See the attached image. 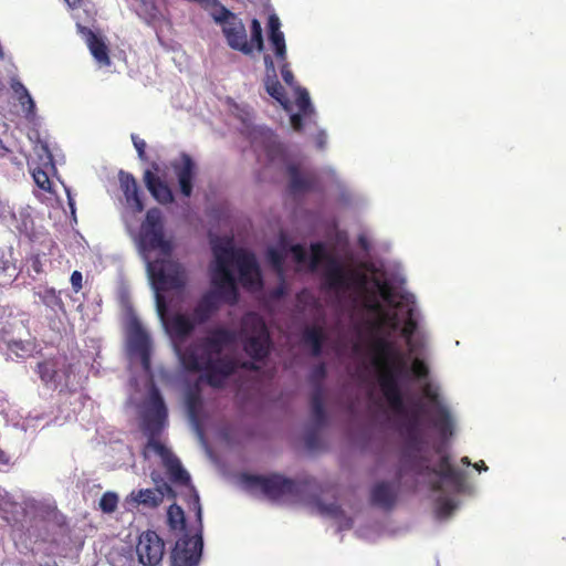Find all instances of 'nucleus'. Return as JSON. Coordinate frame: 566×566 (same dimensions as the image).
<instances>
[{
    "mask_svg": "<svg viewBox=\"0 0 566 566\" xmlns=\"http://www.w3.org/2000/svg\"><path fill=\"white\" fill-rule=\"evenodd\" d=\"M280 64H281V75H282V78L283 81L285 82L286 85L291 86V87H297L295 86V77H294V74L290 67V63L287 62V60L285 61H277Z\"/></svg>",
    "mask_w": 566,
    "mask_h": 566,
    "instance_id": "nucleus-44",
    "label": "nucleus"
},
{
    "mask_svg": "<svg viewBox=\"0 0 566 566\" xmlns=\"http://www.w3.org/2000/svg\"><path fill=\"white\" fill-rule=\"evenodd\" d=\"M136 241L153 286L158 291L180 290L185 286V271L178 262L171 260L174 247L165 237L164 218L158 208L146 212Z\"/></svg>",
    "mask_w": 566,
    "mask_h": 566,
    "instance_id": "nucleus-2",
    "label": "nucleus"
},
{
    "mask_svg": "<svg viewBox=\"0 0 566 566\" xmlns=\"http://www.w3.org/2000/svg\"><path fill=\"white\" fill-rule=\"evenodd\" d=\"M317 506H318L321 514H324V515H327V516H331L334 518H340V517L345 516L343 509L337 503L324 504V503L319 502Z\"/></svg>",
    "mask_w": 566,
    "mask_h": 566,
    "instance_id": "nucleus-41",
    "label": "nucleus"
},
{
    "mask_svg": "<svg viewBox=\"0 0 566 566\" xmlns=\"http://www.w3.org/2000/svg\"><path fill=\"white\" fill-rule=\"evenodd\" d=\"M327 375L326 365L324 363L317 364L311 371V381L315 385V388L322 386V381Z\"/></svg>",
    "mask_w": 566,
    "mask_h": 566,
    "instance_id": "nucleus-43",
    "label": "nucleus"
},
{
    "mask_svg": "<svg viewBox=\"0 0 566 566\" xmlns=\"http://www.w3.org/2000/svg\"><path fill=\"white\" fill-rule=\"evenodd\" d=\"M199 403V398L196 396H191L188 399V410L189 415L192 419L197 417V405Z\"/></svg>",
    "mask_w": 566,
    "mask_h": 566,
    "instance_id": "nucleus-55",
    "label": "nucleus"
},
{
    "mask_svg": "<svg viewBox=\"0 0 566 566\" xmlns=\"http://www.w3.org/2000/svg\"><path fill=\"white\" fill-rule=\"evenodd\" d=\"M424 396L436 403V412L433 416V426L441 434L451 433L452 419L448 408L439 402V395L429 385L423 389Z\"/></svg>",
    "mask_w": 566,
    "mask_h": 566,
    "instance_id": "nucleus-21",
    "label": "nucleus"
},
{
    "mask_svg": "<svg viewBox=\"0 0 566 566\" xmlns=\"http://www.w3.org/2000/svg\"><path fill=\"white\" fill-rule=\"evenodd\" d=\"M214 262L211 266L210 280L213 287L226 298V302L234 305L239 298L235 277L231 265L235 264L239 271V280L244 289L253 290L262 286L261 271L255 255L243 249H234L231 245L213 247Z\"/></svg>",
    "mask_w": 566,
    "mask_h": 566,
    "instance_id": "nucleus-3",
    "label": "nucleus"
},
{
    "mask_svg": "<svg viewBox=\"0 0 566 566\" xmlns=\"http://www.w3.org/2000/svg\"><path fill=\"white\" fill-rule=\"evenodd\" d=\"M357 277V283L360 287L366 284V276L358 274H348L343 265L334 258L328 259L327 269L325 272V284L329 290H343L349 287V281Z\"/></svg>",
    "mask_w": 566,
    "mask_h": 566,
    "instance_id": "nucleus-15",
    "label": "nucleus"
},
{
    "mask_svg": "<svg viewBox=\"0 0 566 566\" xmlns=\"http://www.w3.org/2000/svg\"><path fill=\"white\" fill-rule=\"evenodd\" d=\"M195 321L181 313L174 314L166 323V328L170 336L180 342L188 338L195 331Z\"/></svg>",
    "mask_w": 566,
    "mask_h": 566,
    "instance_id": "nucleus-24",
    "label": "nucleus"
},
{
    "mask_svg": "<svg viewBox=\"0 0 566 566\" xmlns=\"http://www.w3.org/2000/svg\"><path fill=\"white\" fill-rule=\"evenodd\" d=\"M285 293H286L285 286L283 284H281L271 291V296L273 298L279 300V298H282L285 295Z\"/></svg>",
    "mask_w": 566,
    "mask_h": 566,
    "instance_id": "nucleus-58",
    "label": "nucleus"
},
{
    "mask_svg": "<svg viewBox=\"0 0 566 566\" xmlns=\"http://www.w3.org/2000/svg\"><path fill=\"white\" fill-rule=\"evenodd\" d=\"M170 166L178 180L181 195L189 198L192 195L193 181L198 174L197 164L189 154L181 153L177 159L171 161Z\"/></svg>",
    "mask_w": 566,
    "mask_h": 566,
    "instance_id": "nucleus-13",
    "label": "nucleus"
},
{
    "mask_svg": "<svg viewBox=\"0 0 566 566\" xmlns=\"http://www.w3.org/2000/svg\"><path fill=\"white\" fill-rule=\"evenodd\" d=\"M302 340L312 349V355L318 357L322 354L325 334L321 326H308L304 329Z\"/></svg>",
    "mask_w": 566,
    "mask_h": 566,
    "instance_id": "nucleus-29",
    "label": "nucleus"
},
{
    "mask_svg": "<svg viewBox=\"0 0 566 566\" xmlns=\"http://www.w3.org/2000/svg\"><path fill=\"white\" fill-rule=\"evenodd\" d=\"M132 140L134 144V147L138 154V157L140 160H146V142L142 138H139L137 135H132Z\"/></svg>",
    "mask_w": 566,
    "mask_h": 566,
    "instance_id": "nucleus-49",
    "label": "nucleus"
},
{
    "mask_svg": "<svg viewBox=\"0 0 566 566\" xmlns=\"http://www.w3.org/2000/svg\"><path fill=\"white\" fill-rule=\"evenodd\" d=\"M371 348L375 353L373 364L379 370L378 382L385 399L391 410L405 413V402L399 385L400 377L407 370L402 353L385 337L376 338Z\"/></svg>",
    "mask_w": 566,
    "mask_h": 566,
    "instance_id": "nucleus-5",
    "label": "nucleus"
},
{
    "mask_svg": "<svg viewBox=\"0 0 566 566\" xmlns=\"http://www.w3.org/2000/svg\"><path fill=\"white\" fill-rule=\"evenodd\" d=\"M71 284H72V289L75 293H78L82 287H83V275L80 271H74L72 274H71Z\"/></svg>",
    "mask_w": 566,
    "mask_h": 566,
    "instance_id": "nucleus-51",
    "label": "nucleus"
},
{
    "mask_svg": "<svg viewBox=\"0 0 566 566\" xmlns=\"http://www.w3.org/2000/svg\"><path fill=\"white\" fill-rule=\"evenodd\" d=\"M286 172L290 178L289 191L292 195H300L315 190L317 178L314 174H303L295 164L287 165Z\"/></svg>",
    "mask_w": 566,
    "mask_h": 566,
    "instance_id": "nucleus-19",
    "label": "nucleus"
},
{
    "mask_svg": "<svg viewBox=\"0 0 566 566\" xmlns=\"http://www.w3.org/2000/svg\"><path fill=\"white\" fill-rule=\"evenodd\" d=\"M35 295L39 297L43 305H45L54 313H65L64 302L61 298L60 292H57L55 289L45 286L35 292Z\"/></svg>",
    "mask_w": 566,
    "mask_h": 566,
    "instance_id": "nucleus-30",
    "label": "nucleus"
},
{
    "mask_svg": "<svg viewBox=\"0 0 566 566\" xmlns=\"http://www.w3.org/2000/svg\"><path fill=\"white\" fill-rule=\"evenodd\" d=\"M242 482L249 490H260L266 497L279 500L284 496H298L311 480L296 481L273 473L270 475L243 474Z\"/></svg>",
    "mask_w": 566,
    "mask_h": 566,
    "instance_id": "nucleus-7",
    "label": "nucleus"
},
{
    "mask_svg": "<svg viewBox=\"0 0 566 566\" xmlns=\"http://www.w3.org/2000/svg\"><path fill=\"white\" fill-rule=\"evenodd\" d=\"M373 504L391 510L397 501V490L388 482L376 483L370 492Z\"/></svg>",
    "mask_w": 566,
    "mask_h": 566,
    "instance_id": "nucleus-25",
    "label": "nucleus"
},
{
    "mask_svg": "<svg viewBox=\"0 0 566 566\" xmlns=\"http://www.w3.org/2000/svg\"><path fill=\"white\" fill-rule=\"evenodd\" d=\"M457 505L453 500L440 496L437 500V515L441 518H446L452 514Z\"/></svg>",
    "mask_w": 566,
    "mask_h": 566,
    "instance_id": "nucleus-40",
    "label": "nucleus"
},
{
    "mask_svg": "<svg viewBox=\"0 0 566 566\" xmlns=\"http://www.w3.org/2000/svg\"><path fill=\"white\" fill-rule=\"evenodd\" d=\"M311 269L314 270L316 266L321 263L323 260L329 259V256L326 253V248L323 242H315L311 244Z\"/></svg>",
    "mask_w": 566,
    "mask_h": 566,
    "instance_id": "nucleus-38",
    "label": "nucleus"
},
{
    "mask_svg": "<svg viewBox=\"0 0 566 566\" xmlns=\"http://www.w3.org/2000/svg\"><path fill=\"white\" fill-rule=\"evenodd\" d=\"M305 116L298 112L296 114L291 115V126L295 132H301L303 129V118Z\"/></svg>",
    "mask_w": 566,
    "mask_h": 566,
    "instance_id": "nucleus-53",
    "label": "nucleus"
},
{
    "mask_svg": "<svg viewBox=\"0 0 566 566\" xmlns=\"http://www.w3.org/2000/svg\"><path fill=\"white\" fill-rule=\"evenodd\" d=\"M311 412L313 421L322 427L326 422V411L324 405V389L323 386L314 388L311 396Z\"/></svg>",
    "mask_w": 566,
    "mask_h": 566,
    "instance_id": "nucleus-31",
    "label": "nucleus"
},
{
    "mask_svg": "<svg viewBox=\"0 0 566 566\" xmlns=\"http://www.w3.org/2000/svg\"><path fill=\"white\" fill-rule=\"evenodd\" d=\"M0 462L1 463H8L9 462L8 455L1 449H0Z\"/></svg>",
    "mask_w": 566,
    "mask_h": 566,
    "instance_id": "nucleus-63",
    "label": "nucleus"
},
{
    "mask_svg": "<svg viewBox=\"0 0 566 566\" xmlns=\"http://www.w3.org/2000/svg\"><path fill=\"white\" fill-rule=\"evenodd\" d=\"M201 7L208 9L210 7H214V8H218V10L216 12H219L220 11V7H223L219 0H200L198 2Z\"/></svg>",
    "mask_w": 566,
    "mask_h": 566,
    "instance_id": "nucleus-57",
    "label": "nucleus"
},
{
    "mask_svg": "<svg viewBox=\"0 0 566 566\" xmlns=\"http://www.w3.org/2000/svg\"><path fill=\"white\" fill-rule=\"evenodd\" d=\"M283 151L280 144L273 143L269 146L268 155L271 159L274 158L275 155H281Z\"/></svg>",
    "mask_w": 566,
    "mask_h": 566,
    "instance_id": "nucleus-56",
    "label": "nucleus"
},
{
    "mask_svg": "<svg viewBox=\"0 0 566 566\" xmlns=\"http://www.w3.org/2000/svg\"><path fill=\"white\" fill-rule=\"evenodd\" d=\"M392 411L396 413L395 410ZM420 413L421 408L419 406L416 409L411 410L409 413L407 412L406 409L405 413H399V416L406 417V419L400 424V433L405 440L403 450H413L417 452L421 451L422 437Z\"/></svg>",
    "mask_w": 566,
    "mask_h": 566,
    "instance_id": "nucleus-14",
    "label": "nucleus"
},
{
    "mask_svg": "<svg viewBox=\"0 0 566 566\" xmlns=\"http://www.w3.org/2000/svg\"><path fill=\"white\" fill-rule=\"evenodd\" d=\"M153 481L156 483V488L132 491L126 497V503L135 507L143 506L153 510L157 509L164 502L165 497L176 499L177 493L169 483L154 475Z\"/></svg>",
    "mask_w": 566,
    "mask_h": 566,
    "instance_id": "nucleus-10",
    "label": "nucleus"
},
{
    "mask_svg": "<svg viewBox=\"0 0 566 566\" xmlns=\"http://www.w3.org/2000/svg\"><path fill=\"white\" fill-rule=\"evenodd\" d=\"M249 43L252 44V51L255 49L258 52H261L264 49L262 27L258 19H252L251 21V39Z\"/></svg>",
    "mask_w": 566,
    "mask_h": 566,
    "instance_id": "nucleus-35",
    "label": "nucleus"
},
{
    "mask_svg": "<svg viewBox=\"0 0 566 566\" xmlns=\"http://www.w3.org/2000/svg\"><path fill=\"white\" fill-rule=\"evenodd\" d=\"M431 474H436L455 485H461L464 479L463 473L451 464L448 455L441 457L437 468L431 467Z\"/></svg>",
    "mask_w": 566,
    "mask_h": 566,
    "instance_id": "nucleus-27",
    "label": "nucleus"
},
{
    "mask_svg": "<svg viewBox=\"0 0 566 566\" xmlns=\"http://www.w3.org/2000/svg\"><path fill=\"white\" fill-rule=\"evenodd\" d=\"M65 1L69 4V7H71V8H76L81 3V0H65Z\"/></svg>",
    "mask_w": 566,
    "mask_h": 566,
    "instance_id": "nucleus-62",
    "label": "nucleus"
},
{
    "mask_svg": "<svg viewBox=\"0 0 566 566\" xmlns=\"http://www.w3.org/2000/svg\"><path fill=\"white\" fill-rule=\"evenodd\" d=\"M290 251L297 263H304L307 260V252L302 244H293Z\"/></svg>",
    "mask_w": 566,
    "mask_h": 566,
    "instance_id": "nucleus-48",
    "label": "nucleus"
},
{
    "mask_svg": "<svg viewBox=\"0 0 566 566\" xmlns=\"http://www.w3.org/2000/svg\"><path fill=\"white\" fill-rule=\"evenodd\" d=\"M416 329L417 323L412 318H408L401 328V335L406 338L407 344L410 343Z\"/></svg>",
    "mask_w": 566,
    "mask_h": 566,
    "instance_id": "nucleus-47",
    "label": "nucleus"
},
{
    "mask_svg": "<svg viewBox=\"0 0 566 566\" xmlns=\"http://www.w3.org/2000/svg\"><path fill=\"white\" fill-rule=\"evenodd\" d=\"M263 60L265 66L264 87L266 93L280 103L284 109L289 111L291 107L290 99L285 94L284 87L277 80L274 61L270 54H265Z\"/></svg>",
    "mask_w": 566,
    "mask_h": 566,
    "instance_id": "nucleus-16",
    "label": "nucleus"
},
{
    "mask_svg": "<svg viewBox=\"0 0 566 566\" xmlns=\"http://www.w3.org/2000/svg\"><path fill=\"white\" fill-rule=\"evenodd\" d=\"M167 420V408L163 397L156 390L151 395L150 407L144 418V428L148 437L144 454L148 450L154 451L166 469L169 481L177 485H190V475L184 469L177 455L160 440L159 437Z\"/></svg>",
    "mask_w": 566,
    "mask_h": 566,
    "instance_id": "nucleus-4",
    "label": "nucleus"
},
{
    "mask_svg": "<svg viewBox=\"0 0 566 566\" xmlns=\"http://www.w3.org/2000/svg\"><path fill=\"white\" fill-rule=\"evenodd\" d=\"M118 505V496L115 492H105L99 500V509L103 513L112 514Z\"/></svg>",
    "mask_w": 566,
    "mask_h": 566,
    "instance_id": "nucleus-37",
    "label": "nucleus"
},
{
    "mask_svg": "<svg viewBox=\"0 0 566 566\" xmlns=\"http://www.w3.org/2000/svg\"><path fill=\"white\" fill-rule=\"evenodd\" d=\"M420 452L413 450H403L401 454V465L397 471V479L400 480L405 470L408 467L417 475L431 474V467L428 464V460L419 454Z\"/></svg>",
    "mask_w": 566,
    "mask_h": 566,
    "instance_id": "nucleus-22",
    "label": "nucleus"
},
{
    "mask_svg": "<svg viewBox=\"0 0 566 566\" xmlns=\"http://www.w3.org/2000/svg\"><path fill=\"white\" fill-rule=\"evenodd\" d=\"M127 346L132 356L140 360L146 373L151 370V340L147 332L137 319L129 323L127 331Z\"/></svg>",
    "mask_w": 566,
    "mask_h": 566,
    "instance_id": "nucleus-11",
    "label": "nucleus"
},
{
    "mask_svg": "<svg viewBox=\"0 0 566 566\" xmlns=\"http://www.w3.org/2000/svg\"><path fill=\"white\" fill-rule=\"evenodd\" d=\"M41 150L42 153L39 154L40 164L31 168L32 177L40 189L52 192V182L49 177V171H55L53 155L46 144L41 145Z\"/></svg>",
    "mask_w": 566,
    "mask_h": 566,
    "instance_id": "nucleus-18",
    "label": "nucleus"
},
{
    "mask_svg": "<svg viewBox=\"0 0 566 566\" xmlns=\"http://www.w3.org/2000/svg\"><path fill=\"white\" fill-rule=\"evenodd\" d=\"M317 437L315 432H308L305 437V442L308 448H314Z\"/></svg>",
    "mask_w": 566,
    "mask_h": 566,
    "instance_id": "nucleus-59",
    "label": "nucleus"
},
{
    "mask_svg": "<svg viewBox=\"0 0 566 566\" xmlns=\"http://www.w3.org/2000/svg\"><path fill=\"white\" fill-rule=\"evenodd\" d=\"M167 522L172 531L182 532L186 528V517L181 506L171 504L167 510Z\"/></svg>",
    "mask_w": 566,
    "mask_h": 566,
    "instance_id": "nucleus-32",
    "label": "nucleus"
},
{
    "mask_svg": "<svg viewBox=\"0 0 566 566\" xmlns=\"http://www.w3.org/2000/svg\"><path fill=\"white\" fill-rule=\"evenodd\" d=\"M33 270L36 272V273H40L41 272V263L40 261L36 259L34 262H33Z\"/></svg>",
    "mask_w": 566,
    "mask_h": 566,
    "instance_id": "nucleus-64",
    "label": "nucleus"
},
{
    "mask_svg": "<svg viewBox=\"0 0 566 566\" xmlns=\"http://www.w3.org/2000/svg\"><path fill=\"white\" fill-rule=\"evenodd\" d=\"M59 360V371L62 376V382H67L71 374L73 373L72 365L67 361L66 356H60Z\"/></svg>",
    "mask_w": 566,
    "mask_h": 566,
    "instance_id": "nucleus-45",
    "label": "nucleus"
},
{
    "mask_svg": "<svg viewBox=\"0 0 566 566\" xmlns=\"http://www.w3.org/2000/svg\"><path fill=\"white\" fill-rule=\"evenodd\" d=\"M8 348L19 357H24L31 352V344L24 340H10Z\"/></svg>",
    "mask_w": 566,
    "mask_h": 566,
    "instance_id": "nucleus-42",
    "label": "nucleus"
},
{
    "mask_svg": "<svg viewBox=\"0 0 566 566\" xmlns=\"http://www.w3.org/2000/svg\"><path fill=\"white\" fill-rule=\"evenodd\" d=\"M19 102L23 107L28 118L35 115V103L29 91L23 85H21V92L19 93Z\"/></svg>",
    "mask_w": 566,
    "mask_h": 566,
    "instance_id": "nucleus-39",
    "label": "nucleus"
},
{
    "mask_svg": "<svg viewBox=\"0 0 566 566\" xmlns=\"http://www.w3.org/2000/svg\"><path fill=\"white\" fill-rule=\"evenodd\" d=\"M240 335L243 350L250 358L262 361L269 356L272 345L270 332L259 314L249 312L242 316Z\"/></svg>",
    "mask_w": 566,
    "mask_h": 566,
    "instance_id": "nucleus-6",
    "label": "nucleus"
},
{
    "mask_svg": "<svg viewBox=\"0 0 566 566\" xmlns=\"http://www.w3.org/2000/svg\"><path fill=\"white\" fill-rule=\"evenodd\" d=\"M154 289L156 290L157 311L160 314V316H164L166 314L167 310H168L166 298L161 294V292H165V291L164 290L158 291L155 286H154Z\"/></svg>",
    "mask_w": 566,
    "mask_h": 566,
    "instance_id": "nucleus-50",
    "label": "nucleus"
},
{
    "mask_svg": "<svg viewBox=\"0 0 566 566\" xmlns=\"http://www.w3.org/2000/svg\"><path fill=\"white\" fill-rule=\"evenodd\" d=\"M296 91V106L305 118H311L315 114V109L311 103L310 94L306 88L297 86Z\"/></svg>",
    "mask_w": 566,
    "mask_h": 566,
    "instance_id": "nucleus-33",
    "label": "nucleus"
},
{
    "mask_svg": "<svg viewBox=\"0 0 566 566\" xmlns=\"http://www.w3.org/2000/svg\"><path fill=\"white\" fill-rule=\"evenodd\" d=\"M135 551L143 566H159L165 555V542L155 531L147 530L138 536Z\"/></svg>",
    "mask_w": 566,
    "mask_h": 566,
    "instance_id": "nucleus-12",
    "label": "nucleus"
},
{
    "mask_svg": "<svg viewBox=\"0 0 566 566\" xmlns=\"http://www.w3.org/2000/svg\"><path fill=\"white\" fill-rule=\"evenodd\" d=\"M377 286H378V290H379V293L381 295V297L387 301V302H390L391 301V287L386 283V282H376Z\"/></svg>",
    "mask_w": 566,
    "mask_h": 566,
    "instance_id": "nucleus-54",
    "label": "nucleus"
},
{
    "mask_svg": "<svg viewBox=\"0 0 566 566\" xmlns=\"http://www.w3.org/2000/svg\"><path fill=\"white\" fill-rule=\"evenodd\" d=\"M88 49L94 59L104 66L111 65V59L108 55V49L101 36L88 30L86 39Z\"/></svg>",
    "mask_w": 566,
    "mask_h": 566,
    "instance_id": "nucleus-28",
    "label": "nucleus"
},
{
    "mask_svg": "<svg viewBox=\"0 0 566 566\" xmlns=\"http://www.w3.org/2000/svg\"><path fill=\"white\" fill-rule=\"evenodd\" d=\"M266 258L275 272L282 276L284 272L285 254L275 248H270L266 252Z\"/></svg>",
    "mask_w": 566,
    "mask_h": 566,
    "instance_id": "nucleus-36",
    "label": "nucleus"
},
{
    "mask_svg": "<svg viewBox=\"0 0 566 566\" xmlns=\"http://www.w3.org/2000/svg\"><path fill=\"white\" fill-rule=\"evenodd\" d=\"M221 300L226 302V298L216 287L206 292L193 307L192 318L195 323L199 325L207 323L219 311Z\"/></svg>",
    "mask_w": 566,
    "mask_h": 566,
    "instance_id": "nucleus-17",
    "label": "nucleus"
},
{
    "mask_svg": "<svg viewBox=\"0 0 566 566\" xmlns=\"http://www.w3.org/2000/svg\"><path fill=\"white\" fill-rule=\"evenodd\" d=\"M120 189L125 196L126 202L136 211L142 212L145 209L144 202L140 197L139 188L136 178L124 170L118 174Z\"/></svg>",
    "mask_w": 566,
    "mask_h": 566,
    "instance_id": "nucleus-20",
    "label": "nucleus"
},
{
    "mask_svg": "<svg viewBox=\"0 0 566 566\" xmlns=\"http://www.w3.org/2000/svg\"><path fill=\"white\" fill-rule=\"evenodd\" d=\"M212 18L222 27V33L231 49L247 55L252 53V44L249 43L245 25L237 14L226 7H220V11L214 12Z\"/></svg>",
    "mask_w": 566,
    "mask_h": 566,
    "instance_id": "nucleus-9",
    "label": "nucleus"
},
{
    "mask_svg": "<svg viewBox=\"0 0 566 566\" xmlns=\"http://www.w3.org/2000/svg\"><path fill=\"white\" fill-rule=\"evenodd\" d=\"M367 307H368V310H370L373 312H380L381 311V305L376 300H374Z\"/></svg>",
    "mask_w": 566,
    "mask_h": 566,
    "instance_id": "nucleus-60",
    "label": "nucleus"
},
{
    "mask_svg": "<svg viewBox=\"0 0 566 566\" xmlns=\"http://www.w3.org/2000/svg\"><path fill=\"white\" fill-rule=\"evenodd\" d=\"M474 468L479 471H486L488 470V467L485 465L484 461H479L474 464Z\"/></svg>",
    "mask_w": 566,
    "mask_h": 566,
    "instance_id": "nucleus-61",
    "label": "nucleus"
},
{
    "mask_svg": "<svg viewBox=\"0 0 566 566\" xmlns=\"http://www.w3.org/2000/svg\"><path fill=\"white\" fill-rule=\"evenodd\" d=\"M269 41L277 61L287 60L284 34H269Z\"/></svg>",
    "mask_w": 566,
    "mask_h": 566,
    "instance_id": "nucleus-34",
    "label": "nucleus"
},
{
    "mask_svg": "<svg viewBox=\"0 0 566 566\" xmlns=\"http://www.w3.org/2000/svg\"><path fill=\"white\" fill-rule=\"evenodd\" d=\"M237 342V333L218 326L188 344L176 346L182 368L188 373H200V379L212 388H221L238 369L234 358L222 355L223 350Z\"/></svg>",
    "mask_w": 566,
    "mask_h": 566,
    "instance_id": "nucleus-1",
    "label": "nucleus"
},
{
    "mask_svg": "<svg viewBox=\"0 0 566 566\" xmlns=\"http://www.w3.org/2000/svg\"><path fill=\"white\" fill-rule=\"evenodd\" d=\"M191 504L196 511V517L199 524V530L193 537L185 536L179 538L170 554L171 566H198L202 547V511L200 499L193 486H190Z\"/></svg>",
    "mask_w": 566,
    "mask_h": 566,
    "instance_id": "nucleus-8",
    "label": "nucleus"
},
{
    "mask_svg": "<svg viewBox=\"0 0 566 566\" xmlns=\"http://www.w3.org/2000/svg\"><path fill=\"white\" fill-rule=\"evenodd\" d=\"M411 370H412V374H413L417 378H424V377H427V376H428V374H429V369H428L427 365H426L422 360H420V359H418V358H416V359L412 361V364H411Z\"/></svg>",
    "mask_w": 566,
    "mask_h": 566,
    "instance_id": "nucleus-46",
    "label": "nucleus"
},
{
    "mask_svg": "<svg viewBox=\"0 0 566 566\" xmlns=\"http://www.w3.org/2000/svg\"><path fill=\"white\" fill-rule=\"evenodd\" d=\"M59 364V357L49 358L38 364V374L45 385H53L56 387L62 382Z\"/></svg>",
    "mask_w": 566,
    "mask_h": 566,
    "instance_id": "nucleus-26",
    "label": "nucleus"
},
{
    "mask_svg": "<svg viewBox=\"0 0 566 566\" xmlns=\"http://www.w3.org/2000/svg\"><path fill=\"white\" fill-rule=\"evenodd\" d=\"M144 181L151 196L161 205L172 203L175 197L167 182L163 181L153 171L144 172Z\"/></svg>",
    "mask_w": 566,
    "mask_h": 566,
    "instance_id": "nucleus-23",
    "label": "nucleus"
},
{
    "mask_svg": "<svg viewBox=\"0 0 566 566\" xmlns=\"http://www.w3.org/2000/svg\"><path fill=\"white\" fill-rule=\"evenodd\" d=\"M269 34H282L283 32L280 30L281 22L280 19L272 14L269 18Z\"/></svg>",
    "mask_w": 566,
    "mask_h": 566,
    "instance_id": "nucleus-52",
    "label": "nucleus"
}]
</instances>
